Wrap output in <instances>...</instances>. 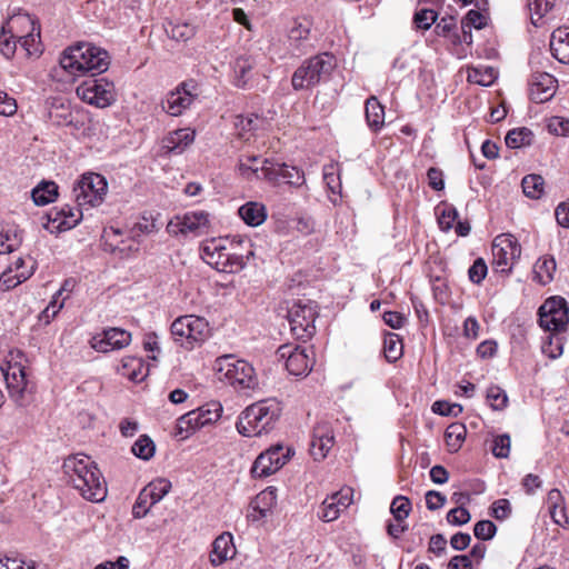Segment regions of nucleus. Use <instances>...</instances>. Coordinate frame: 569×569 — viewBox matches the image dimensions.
Returning a JSON list of instances; mask_svg holds the SVG:
<instances>
[{"label": "nucleus", "mask_w": 569, "mask_h": 569, "mask_svg": "<svg viewBox=\"0 0 569 569\" xmlns=\"http://www.w3.org/2000/svg\"><path fill=\"white\" fill-rule=\"evenodd\" d=\"M64 473L81 496L92 502L103 501L107 483L97 463L86 455L68 457L63 462Z\"/></svg>", "instance_id": "obj_1"}, {"label": "nucleus", "mask_w": 569, "mask_h": 569, "mask_svg": "<svg viewBox=\"0 0 569 569\" xmlns=\"http://www.w3.org/2000/svg\"><path fill=\"white\" fill-rule=\"evenodd\" d=\"M59 62L61 68L72 76L100 74L107 71L110 64L108 52L90 43L66 49Z\"/></svg>", "instance_id": "obj_2"}, {"label": "nucleus", "mask_w": 569, "mask_h": 569, "mask_svg": "<svg viewBox=\"0 0 569 569\" xmlns=\"http://www.w3.org/2000/svg\"><path fill=\"white\" fill-rule=\"evenodd\" d=\"M282 413L281 403L264 399L247 407L239 416L237 430L244 437H258L274 429Z\"/></svg>", "instance_id": "obj_3"}, {"label": "nucleus", "mask_w": 569, "mask_h": 569, "mask_svg": "<svg viewBox=\"0 0 569 569\" xmlns=\"http://www.w3.org/2000/svg\"><path fill=\"white\" fill-rule=\"evenodd\" d=\"M336 66L335 57L328 52L305 60L292 74V88L300 91L329 80Z\"/></svg>", "instance_id": "obj_4"}, {"label": "nucleus", "mask_w": 569, "mask_h": 569, "mask_svg": "<svg viewBox=\"0 0 569 569\" xmlns=\"http://www.w3.org/2000/svg\"><path fill=\"white\" fill-rule=\"evenodd\" d=\"M214 370L219 380L226 381L237 390L254 389L258 386L253 367L233 355L218 357L214 361Z\"/></svg>", "instance_id": "obj_5"}, {"label": "nucleus", "mask_w": 569, "mask_h": 569, "mask_svg": "<svg viewBox=\"0 0 569 569\" xmlns=\"http://www.w3.org/2000/svg\"><path fill=\"white\" fill-rule=\"evenodd\" d=\"M170 330L174 341L186 349H193L196 345L202 343L210 336L208 321L193 315L177 318L171 323Z\"/></svg>", "instance_id": "obj_6"}, {"label": "nucleus", "mask_w": 569, "mask_h": 569, "mask_svg": "<svg viewBox=\"0 0 569 569\" xmlns=\"http://www.w3.org/2000/svg\"><path fill=\"white\" fill-rule=\"evenodd\" d=\"M108 182L99 173H84L76 182L72 189L73 198L79 207L99 206L107 194Z\"/></svg>", "instance_id": "obj_7"}, {"label": "nucleus", "mask_w": 569, "mask_h": 569, "mask_svg": "<svg viewBox=\"0 0 569 569\" xmlns=\"http://www.w3.org/2000/svg\"><path fill=\"white\" fill-rule=\"evenodd\" d=\"M10 31H16L20 47L27 56L41 53L40 26L27 13L11 17L8 21Z\"/></svg>", "instance_id": "obj_8"}, {"label": "nucleus", "mask_w": 569, "mask_h": 569, "mask_svg": "<svg viewBox=\"0 0 569 569\" xmlns=\"http://www.w3.org/2000/svg\"><path fill=\"white\" fill-rule=\"evenodd\" d=\"M222 407L220 403H212L211 407H201L181 416L177 421V435L187 438L197 429L211 425L221 417Z\"/></svg>", "instance_id": "obj_9"}, {"label": "nucleus", "mask_w": 569, "mask_h": 569, "mask_svg": "<svg viewBox=\"0 0 569 569\" xmlns=\"http://www.w3.org/2000/svg\"><path fill=\"white\" fill-rule=\"evenodd\" d=\"M567 301L561 297L548 298L539 308V322L548 331L560 332L569 321Z\"/></svg>", "instance_id": "obj_10"}, {"label": "nucleus", "mask_w": 569, "mask_h": 569, "mask_svg": "<svg viewBox=\"0 0 569 569\" xmlns=\"http://www.w3.org/2000/svg\"><path fill=\"white\" fill-rule=\"evenodd\" d=\"M521 256V246L512 234H499L492 242V257L497 271L510 272Z\"/></svg>", "instance_id": "obj_11"}, {"label": "nucleus", "mask_w": 569, "mask_h": 569, "mask_svg": "<svg viewBox=\"0 0 569 569\" xmlns=\"http://www.w3.org/2000/svg\"><path fill=\"white\" fill-rule=\"evenodd\" d=\"M316 309L311 301L295 303L288 311L290 330L297 339L306 340L315 332Z\"/></svg>", "instance_id": "obj_12"}, {"label": "nucleus", "mask_w": 569, "mask_h": 569, "mask_svg": "<svg viewBox=\"0 0 569 569\" xmlns=\"http://www.w3.org/2000/svg\"><path fill=\"white\" fill-rule=\"evenodd\" d=\"M279 359L286 360V368L293 376H306L315 365L313 350L300 346L282 345L278 348Z\"/></svg>", "instance_id": "obj_13"}, {"label": "nucleus", "mask_w": 569, "mask_h": 569, "mask_svg": "<svg viewBox=\"0 0 569 569\" xmlns=\"http://www.w3.org/2000/svg\"><path fill=\"white\" fill-rule=\"evenodd\" d=\"M78 97L98 108L110 106L113 100V86L103 79H89L77 88Z\"/></svg>", "instance_id": "obj_14"}, {"label": "nucleus", "mask_w": 569, "mask_h": 569, "mask_svg": "<svg viewBox=\"0 0 569 569\" xmlns=\"http://www.w3.org/2000/svg\"><path fill=\"white\" fill-rule=\"evenodd\" d=\"M289 452V448L280 445L269 448L257 457L251 467V475L254 478H263L277 472L288 461Z\"/></svg>", "instance_id": "obj_15"}, {"label": "nucleus", "mask_w": 569, "mask_h": 569, "mask_svg": "<svg viewBox=\"0 0 569 569\" xmlns=\"http://www.w3.org/2000/svg\"><path fill=\"white\" fill-rule=\"evenodd\" d=\"M197 96L194 81H184L167 94L162 109L168 114L178 117L192 104Z\"/></svg>", "instance_id": "obj_16"}, {"label": "nucleus", "mask_w": 569, "mask_h": 569, "mask_svg": "<svg viewBox=\"0 0 569 569\" xmlns=\"http://www.w3.org/2000/svg\"><path fill=\"white\" fill-rule=\"evenodd\" d=\"M131 342V333L121 328H107L91 339V347L99 352L121 350Z\"/></svg>", "instance_id": "obj_17"}, {"label": "nucleus", "mask_w": 569, "mask_h": 569, "mask_svg": "<svg viewBox=\"0 0 569 569\" xmlns=\"http://www.w3.org/2000/svg\"><path fill=\"white\" fill-rule=\"evenodd\" d=\"M261 172L263 179L268 181L284 180L287 183L300 187L305 182V174L296 167H289L286 163L273 164L268 159L261 161Z\"/></svg>", "instance_id": "obj_18"}, {"label": "nucleus", "mask_w": 569, "mask_h": 569, "mask_svg": "<svg viewBox=\"0 0 569 569\" xmlns=\"http://www.w3.org/2000/svg\"><path fill=\"white\" fill-rule=\"evenodd\" d=\"M3 375L10 397L18 406H24V395L28 390V380L24 368L19 363L9 365Z\"/></svg>", "instance_id": "obj_19"}, {"label": "nucleus", "mask_w": 569, "mask_h": 569, "mask_svg": "<svg viewBox=\"0 0 569 569\" xmlns=\"http://www.w3.org/2000/svg\"><path fill=\"white\" fill-rule=\"evenodd\" d=\"M335 443V436L329 422L321 421L313 428L310 453L315 460H322Z\"/></svg>", "instance_id": "obj_20"}, {"label": "nucleus", "mask_w": 569, "mask_h": 569, "mask_svg": "<svg viewBox=\"0 0 569 569\" xmlns=\"http://www.w3.org/2000/svg\"><path fill=\"white\" fill-rule=\"evenodd\" d=\"M177 222H170L169 227H178V231L188 234L199 236L204 233L209 227V214L204 211L187 212L182 217H176Z\"/></svg>", "instance_id": "obj_21"}, {"label": "nucleus", "mask_w": 569, "mask_h": 569, "mask_svg": "<svg viewBox=\"0 0 569 569\" xmlns=\"http://www.w3.org/2000/svg\"><path fill=\"white\" fill-rule=\"evenodd\" d=\"M557 80L553 76L542 72L536 73L530 82V98L536 103H542L551 99L555 94Z\"/></svg>", "instance_id": "obj_22"}, {"label": "nucleus", "mask_w": 569, "mask_h": 569, "mask_svg": "<svg viewBox=\"0 0 569 569\" xmlns=\"http://www.w3.org/2000/svg\"><path fill=\"white\" fill-rule=\"evenodd\" d=\"M81 207H71L64 204L61 208H54L49 213V222L57 223L56 228L58 231H64L74 228L82 219Z\"/></svg>", "instance_id": "obj_23"}, {"label": "nucleus", "mask_w": 569, "mask_h": 569, "mask_svg": "<svg viewBox=\"0 0 569 569\" xmlns=\"http://www.w3.org/2000/svg\"><path fill=\"white\" fill-rule=\"evenodd\" d=\"M277 503V489L273 487H268L262 490L260 493L256 496V498L250 502V508L253 512L248 515L252 521H258L261 518L267 517L268 512L276 506Z\"/></svg>", "instance_id": "obj_24"}, {"label": "nucleus", "mask_w": 569, "mask_h": 569, "mask_svg": "<svg viewBox=\"0 0 569 569\" xmlns=\"http://www.w3.org/2000/svg\"><path fill=\"white\" fill-rule=\"evenodd\" d=\"M550 50L561 63H569V28L560 27L551 33Z\"/></svg>", "instance_id": "obj_25"}, {"label": "nucleus", "mask_w": 569, "mask_h": 569, "mask_svg": "<svg viewBox=\"0 0 569 569\" xmlns=\"http://www.w3.org/2000/svg\"><path fill=\"white\" fill-rule=\"evenodd\" d=\"M194 136V131L189 128L178 129L166 138V148L170 152L179 154L193 142Z\"/></svg>", "instance_id": "obj_26"}, {"label": "nucleus", "mask_w": 569, "mask_h": 569, "mask_svg": "<svg viewBox=\"0 0 569 569\" xmlns=\"http://www.w3.org/2000/svg\"><path fill=\"white\" fill-rule=\"evenodd\" d=\"M244 240H239L238 244L243 243ZM246 243L248 246L246 253L237 252L233 248V246H230L228 253V261H227V273H236L241 271L250 260L254 256V252L252 250V244L249 240H246Z\"/></svg>", "instance_id": "obj_27"}, {"label": "nucleus", "mask_w": 569, "mask_h": 569, "mask_svg": "<svg viewBox=\"0 0 569 569\" xmlns=\"http://www.w3.org/2000/svg\"><path fill=\"white\" fill-rule=\"evenodd\" d=\"M239 216L251 227H258L264 222L267 218L266 208L259 202H247L239 208Z\"/></svg>", "instance_id": "obj_28"}, {"label": "nucleus", "mask_w": 569, "mask_h": 569, "mask_svg": "<svg viewBox=\"0 0 569 569\" xmlns=\"http://www.w3.org/2000/svg\"><path fill=\"white\" fill-rule=\"evenodd\" d=\"M232 551V537L230 533H222L212 545L210 552V562L213 566H219L230 557Z\"/></svg>", "instance_id": "obj_29"}, {"label": "nucleus", "mask_w": 569, "mask_h": 569, "mask_svg": "<svg viewBox=\"0 0 569 569\" xmlns=\"http://www.w3.org/2000/svg\"><path fill=\"white\" fill-rule=\"evenodd\" d=\"M365 111L368 126L373 131L380 130L385 124V108L375 96L367 99Z\"/></svg>", "instance_id": "obj_30"}, {"label": "nucleus", "mask_w": 569, "mask_h": 569, "mask_svg": "<svg viewBox=\"0 0 569 569\" xmlns=\"http://www.w3.org/2000/svg\"><path fill=\"white\" fill-rule=\"evenodd\" d=\"M309 33V22H299L290 29L288 34L289 43L297 54H301L306 51Z\"/></svg>", "instance_id": "obj_31"}, {"label": "nucleus", "mask_w": 569, "mask_h": 569, "mask_svg": "<svg viewBox=\"0 0 569 569\" xmlns=\"http://www.w3.org/2000/svg\"><path fill=\"white\" fill-rule=\"evenodd\" d=\"M31 197L37 206H46L58 197V186L53 181H42L32 190Z\"/></svg>", "instance_id": "obj_32"}, {"label": "nucleus", "mask_w": 569, "mask_h": 569, "mask_svg": "<svg viewBox=\"0 0 569 569\" xmlns=\"http://www.w3.org/2000/svg\"><path fill=\"white\" fill-rule=\"evenodd\" d=\"M254 66L256 60L251 56H240L236 59L233 71L237 87L243 88L247 84Z\"/></svg>", "instance_id": "obj_33"}, {"label": "nucleus", "mask_w": 569, "mask_h": 569, "mask_svg": "<svg viewBox=\"0 0 569 569\" xmlns=\"http://www.w3.org/2000/svg\"><path fill=\"white\" fill-rule=\"evenodd\" d=\"M556 260L553 257L545 256L538 259L533 267L535 279L541 284H547L553 279Z\"/></svg>", "instance_id": "obj_34"}, {"label": "nucleus", "mask_w": 569, "mask_h": 569, "mask_svg": "<svg viewBox=\"0 0 569 569\" xmlns=\"http://www.w3.org/2000/svg\"><path fill=\"white\" fill-rule=\"evenodd\" d=\"M197 31L196 26L189 22H169L166 32L170 38L177 41H188L194 37Z\"/></svg>", "instance_id": "obj_35"}, {"label": "nucleus", "mask_w": 569, "mask_h": 569, "mask_svg": "<svg viewBox=\"0 0 569 569\" xmlns=\"http://www.w3.org/2000/svg\"><path fill=\"white\" fill-rule=\"evenodd\" d=\"M532 132L530 129L522 127L510 130L506 138V144L509 148L517 149L525 146H529L532 140Z\"/></svg>", "instance_id": "obj_36"}, {"label": "nucleus", "mask_w": 569, "mask_h": 569, "mask_svg": "<svg viewBox=\"0 0 569 569\" xmlns=\"http://www.w3.org/2000/svg\"><path fill=\"white\" fill-rule=\"evenodd\" d=\"M521 186L526 197L540 199L543 194L545 180L539 174H528L523 177Z\"/></svg>", "instance_id": "obj_37"}, {"label": "nucleus", "mask_w": 569, "mask_h": 569, "mask_svg": "<svg viewBox=\"0 0 569 569\" xmlns=\"http://www.w3.org/2000/svg\"><path fill=\"white\" fill-rule=\"evenodd\" d=\"M171 489V482L168 479L159 478L147 485L143 490L149 496L151 503H158Z\"/></svg>", "instance_id": "obj_38"}, {"label": "nucleus", "mask_w": 569, "mask_h": 569, "mask_svg": "<svg viewBox=\"0 0 569 569\" xmlns=\"http://www.w3.org/2000/svg\"><path fill=\"white\" fill-rule=\"evenodd\" d=\"M383 351L389 362L397 361L402 356V342L398 335L387 333L383 341Z\"/></svg>", "instance_id": "obj_39"}, {"label": "nucleus", "mask_w": 569, "mask_h": 569, "mask_svg": "<svg viewBox=\"0 0 569 569\" xmlns=\"http://www.w3.org/2000/svg\"><path fill=\"white\" fill-rule=\"evenodd\" d=\"M228 244L233 246L234 243L226 238H213L207 240L201 248L202 259L208 263L210 257L219 256L228 248Z\"/></svg>", "instance_id": "obj_40"}, {"label": "nucleus", "mask_w": 569, "mask_h": 569, "mask_svg": "<svg viewBox=\"0 0 569 569\" xmlns=\"http://www.w3.org/2000/svg\"><path fill=\"white\" fill-rule=\"evenodd\" d=\"M446 442L450 451H457L466 436V427L461 423H451L445 432Z\"/></svg>", "instance_id": "obj_41"}, {"label": "nucleus", "mask_w": 569, "mask_h": 569, "mask_svg": "<svg viewBox=\"0 0 569 569\" xmlns=\"http://www.w3.org/2000/svg\"><path fill=\"white\" fill-rule=\"evenodd\" d=\"M496 77L497 74L495 69L491 67H486L483 70L480 68L469 69L467 79L470 83L487 87L495 81Z\"/></svg>", "instance_id": "obj_42"}, {"label": "nucleus", "mask_w": 569, "mask_h": 569, "mask_svg": "<svg viewBox=\"0 0 569 569\" xmlns=\"http://www.w3.org/2000/svg\"><path fill=\"white\" fill-rule=\"evenodd\" d=\"M260 162L259 156H242L239 160L240 173L246 178L254 176L258 179H263L261 167L257 166Z\"/></svg>", "instance_id": "obj_43"}, {"label": "nucleus", "mask_w": 569, "mask_h": 569, "mask_svg": "<svg viewBox=\"0 0 569 569\" xmlns=\"http://www.w3.org/2000/svg\"><path fill=\"white\" fill-rule=\"evenodd\" d=\"M16 31H10V28L3 27L0 32V52L4 58L10 59L13 57L17 50V41L14 40L17 37Z\"/></svg>", "instance_id": "obj_44"}, {"label": "nucleus", "mask_w": 569, "mask_h": 569, "mask_svg": "<svg viewBox=\"0 0 569 569\" xmlns=\"http://www.w3.org/2000/svg\"><path fill=\"white\" fill-rule=\"evenodd\" d=\"M131 451L133 455L142 460H149L153 457L156 446L151 438L148 436H140L139 439L133 443Z\"/></svg>", "instance_id": "obj_45"}, {"label": "nucleus", "mask_w": 569, "mask_h": 569, "mask_svg": "<svg viewBox=\"0 0 569 569\" xmlns=\"http://www.w3.org/2000/svg\"><path fill=\"white\" fill-rule=\"evenodd\" d=\"M411 511V502L405 496H397L390 505V512L398 522L403 521Z\"/></svg>", "instance_id": "obj_46"}, {"label": "nucleus", "mask_w": 569, "mask_h": 569, "mask_svg": "<svg viewBox=\"0 0 569 569\" xmlns=\"http://www.w3.org/2000/svg\"><path fill=\"white\" fill-rule=\"evenodd\" d=\"M336 498L337 496L328 497L323 500L320 507L319 517L326 522L338 519L340 512L343 511L342 508H340V506L336 502Z\"/></svg>", "instance_id": "obj_47"}, {"label": "nucleus", "mask_w": 569, "mask_h": 569, "mask_svg": "<svg viewBox=\"0 0 569 569\" xmlns=\"http://www.w3.org/2000/svg\"><path fill=\"white\" fill-rule=\"evenodd\" d=\"M555 6V0H528L532 23L543 18Z\"/></svg>", "instance_id": "obj_48"}, {"label": "nucleus", "mask_w": 569, "mask_h": 569, "mask_svg": "<svg viewBox=\"0 0 569 569\" xmlns=\"http://www.w3.org/2000/svg\"><path fill=\"white\" fill-rule=\"evenodd\" d=\"M21 239L10 229L0 227V253L12 252L20 246Z\"/></svg>", "instance_id": "obj_49"}, {"label": "nucleus", "mask_w": 569, "mask_h": 569, "mask_svg": "<svg viewBox=\"0 0 569 569\" xmlns=\"http://www.w3.org/2000/svg\"><path fill=\"white\" fill-rule=\"evenodd\" d=\"M158 231L156 220L148 217H142L138 222L133 224L130 230V237L132 239L140 237L141 234H150Z\"/></svg>", "instance_id": "obj_50"}, {"label": "nucleus", "mask_w": 569, "mask_h": 569, "mask_svg": "<svg viewBox=\"0 0 569 569\" xmlns=\"http://www.w3.org/2000/svg\"><path fill=\"white\" fill-rule=\"evenodd\" d=\"M487 400L495 410H501L507 406L508 397L500 387L492 386L487 390Z\"/></svg>", "instance_id": "obj_51"}, {"label": "nucleus", "mask_w": 569, "mask_h": 569, "mask_svg": "<svg viewBox=\"0 0 569 569\" xmlns=\"http://www.w3.org/2000/svg\"><path fill=\"white\" fill-rule=\"evenodd\" d=\"M156 503H151L149 496L142 489L132 507V516L136 519H141L147 516L150 508Z\"/></svg>", "instance_id": "obj_52"}, {"label": "nucleus", "mask_w": 569, "mask_h": 569, "mask_svg": "<svg viewBox=\"0 0 569 569\" xmlns=\"http://www.w3.org/2000/svg\"><path fill=\"white\" fill-rule=\"evenodd\" d=\"M497 532L496 525L490 520H480L473 527V533L479 540H490Z\"/></svg>", "instance_id": "obj_53"}, {"label": "nucleus", "mask_w": 569, "mask_h": 569, "mask_svg": "<svg viewBox=\"0 0 569 569\" xmlns=\"http://www.w3.org/2000/svg\"><path fill=\"white\" fill-rule=\"evenodd\" d=\"M562 341L557 335H549L548 342L542 345V352L551 359H556L562 353Z\"/></svg>", "instance_id": "obj_54"}, {"label": "nucleus", "mask_w": 569, "mask_h": 569, "mask_svg": "<svg viewBox=\"0 0 569 569\" xmlns=\"http://www.w3.org/2000/svg\"><path fill=\"white\" fill-rule=\"evenodd\" d=\"M438 14L435 10L421 9L415 13L413 22L418 28L427 30L435 23Z\"/></svg>", "instance_id": "obj_55"}, {"label": "nucleus", "mask_w": 569, "mask_h": 569, "mask_svg": "<svg viewBox=\"0 0 569 569\" xmlns=\"http://www.w3.org/2000/svg\"><path fill=\"white\" fill-rule=\"evenodd\" d=\"M511 440L507 433L497 436L493 440L492 453L497 458H508Z\"/></svg>", "instance_id": "obj_56"}, {"label": "nucleus", "mask_w": 569, "mask_h": 569, "mask_svg": "<svg viewBox=\"0 0 569 569\" xmlns=\"http://www.w3.org/2000/svg\"><path fill=\"white\" fill-rule=\"evenodd\" d=\"M432 411L440 416H453L457 417L462 412V406L458 403H450L448 401L438 400L432 405Z\"/></svg>", "instance_id": "obj_57"}, {"label": "nucleus", "mask_w": 569, "mask_h": 569, "mask_svg": "<svg viewBox=\"0 0 569 569\" xmlns=\"http://www.w3.org/2000/svg\"><path fill=\"white\" fill-rule=\"evenodd\" d=\"M487 271L488 268L485 260L482 258H478L468 270L469 280L479 284L486 278Z\"/></svg>", "instance_id": "obj_58"}, {"label": "nucleus", "mask_w": 569, "mask_h": 569, "mask_svg": "<svg viewBox=\"0 0 569 569\" xmlns=\"http://www.w3.org/2000/svg\"><path fill=\"white\" fill-rule=\"evenodd\" d=\"M486 23L487 19L481 12L477 10H470L462 20L463 33H467L466 28H469V30L472 27L476 29H482Z\"/></svg>", "instance_id": "obj_59"}, {"label": "nucleus", "mask_w": 569, "mask_h": 569, "mask_svg": "<svg viewBox=\"0 0 569 569\" xmlns=\"http://www.w3.org/2000/svg\"><path fill=\"white\" fill-rule=\"evenodd\" d=\"M136 367H141V360L136 357H126L121 360V366L118 368V372L131 380H136L138 377Z\"/></svg>", "instance_id": "obj_60"}, {"label": "nucleus", "mask_w": 569, "mask_h": 569, "mask_svg": "<svg viewBox=\"0 0 569 569\" xmlns=\"http://www.w3.org/2000/svg\"><path fill=\"white\" fill-rule=\"evenodd\" d=\"M470 512L463 507L453 508L447 513V521L455 526L465 525L470 521Z\"/></svg>", "instance_id": "obj_61"}, {"label": "nucleus", "mask_w": 569, "mask_h": 569, "mask_svg": "<svg viewBox=\"0 0 569 569\" xmlns=\"http://www.w3.org/2000/svg\"><path fill=\"white\" fill-rule=\"evenodd\" d=\"M511 513V505L507 499H498L491 506V515L497 520H503Z\"/></svg>", "instance_id": "obj_62"}, {"label": "nucleus", "mask_w": 569, "mask_h": 569, "mask_svg": "<svg viewBox=\"0 0 569 569\" xmlns=\"http://www.w3.org/2000/svg\"><path fill=\"white\" fill-rule=\"evenodd\" d=\"M458 216V211L455 207H447L438 218L440 228L445 231L450 230Z\"/></svg>", "instance_id": "obj_63"}, {"label": "nucleus", "mask_w": 569, "mask_h": 569, "mask_svg": "<svg viewBox=\"0 0 569 569\" xmlns=\"http://www.w3.org/2000/svg\"><path fill=\"white\" fill-rule=\"evenodd\" d=\"M550 131L555 132L557 136H567L569 137V119H565L561 117H555L551 119L549 123Z\"/></svg>", "instance_id": "obj_64"}]
</instances>
